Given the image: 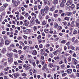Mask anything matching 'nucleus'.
I'll return each instance as SVG.
<instances>
[{
	"label": "nucleus",
	"mask_w": 79,
	"mask_h": 79,
	"mask_svg": "<svg viewBox=\"0 0 79 79\" xmlns=\"http://www.w3.org/2000/svg\"><path fill=\"white\" fill-rule=\"evenodd\" d=\"M72 3H73V0H69L66 4L67 6H69V5H71L72 4Z\"/></svg>",
	"instance_id": "1"
},
{
	"label": "nucleus",
	"mask_w": 79,
	"mask_h": 79,
	"mask_svg": "<svg viewBox=\"0 0 79 79\" xmlns=\"http://www.w3.org/2000/svg\"><path fill=\"white\" fill-rule=\"evenodd\" d=\"M72 62H73V63L75 65H76L77 63H78V62H77V60L76 59H74V58H73L72 59Z\"/></svg>",
	"instance_id": "2"
},
{
	"label": "nucleus",
	"mask_w": 79,
	"mask_h": 79,
	"mask_svg": "<svg viewBox=\"0 0 79 79\" xmlns=\"http://www.w3.org/2000/svg\"><path fill=\"white\" fill-rule=\"evenodd\" d=\"M61 49H59L56 50V51L53 52V53L55 55H56L58 54V52H61Z\"/></svg>",
	"instance_id": "3"
},
{
	"label": "nucleus",
	"mask_w": 79,
	"mask_h": 79,
	"mask_svg": "<svg viewBox=\"0 0 79 79\" xmlns=\"http://www.w3.org/2000/svg\"><path fill=\"white\" fill-rule=\"evenodd\" d=\"M31 30L30 29L26 30L24 31V34H29V33H30V32H31Z\"/></svg>",
	"instance_id": "4"
},
{
	"label": "nucleus",
	"mask_w": 79,
	"mask_h": 79,
	"mask_svg": "<svg viewBox=\"0 0 79 79\" xmlns=\"http://www.w3.org/2000/svg\"><path fill=\"white\" fill-rule=\"evenodd\" d=\"M6 48H4L2 50L1 52L2 53V54H5V53H6Z\"/></svg>",
	"instance_id": "5"
},
{
	"label": "nucleus",
	"mask_w": 79,
	"mask_h": 79,
	"mask_svg": "<svg viewBox=\"0 0 79 79\" xmlns=\"http://www.w3.org/2000/svg\"><path fill=\"white\" fill-rule=\"evenodd\" d=\"M67 72L68 74H71L72 72H73V70L72 69H67Z\"/></svg>",
	"instance_id": "6"
},
{
	"label": "nucleus",
	"mask_w": 79,
	"mask_h": 79,
	"mask_svg": "<svg viewBox=\"0 0 79 79\" xmlns=\"http://www.w3.org/2000/svg\"><path fill=\"white\" fill-rule=\"evenodd\" d=\"M13 61V59L12 58H9L8 59V61L10 63H12Z\"/></svg>",
	"instance_id": "7"
},
{
	"label": "nucleus",
	"mask_w": 79,
	"mask_h": 79,
	"mask_svg": "<svg viewBox=\"0 0 79 79\" xmlns=\"http://www.w3.org/2000/svg\"><path fill=\"white\" fill-rule=\"evenodd\" d=\"M31 24H35V22H34V19H32L30 20Z\"/></svg>",
	"instance_id": "8"
},
{
	"label": "nucleus",
	"mask_w": 79,
	"mask_h": 79,
	"mask_svg": "<svg viewBox=\"0 0 79 79\" xmlns=\"http://www.w3.org/2000/svg\"><path fill=\"white\" fill-rule=\"evenodd\" d=\"M12 75H13L15 78H17V76H19V74L18 73H15L14 74H12Z\"/></svg>",
	"instance_id": "9"
},
{
	"label": "nucleus",
	"mask_w": 79,
	"mask_h": 79,
	"mask_svg": "<svg viewBox=\"0 0 79 79\" xmlns=\"http://www.w3.org/2000/svg\"><path fill=\"white\" fill-rule=\"evenodd\" d=\"M10 44V41L8 40H6L5 41L6 45H8Z\"/></svg>",
	"instance_id": "10"
},
{
	"label": "nucleus",
	"mask_w": 79,
	"mask_h": 79,
	"mask_svg": "<svg viewBox=\"0 0 79 79\" xmlns=\"http://www.w3.org/2000/svg\"><path fill=\"white\" fill-rule=\"evenodd\" d=\"M72 15V13L70 12H67L65 13V15H67V16H70Z\"/></svg>",
	"instance_id": "11"
},
{
	"label": "nucleus",
	"mask_w": 79,
	"mask_h": 79,
	"mask_svg": "<svg viewBox=\"0 0 79 79\" xmlns=\"http://www.w3.org/2000/svg\"><path fill=\"white\" fill-rule=\"evenodd\" d=\"M41 13L42 16H44L45 15V13L44 12V10L42 9L41 10Z\"/></svg>",
	"instance_id": "12"
},
{
	"label": "nucleus",
	"mask_w": 79,
	"mask_h": 79,
	"mask_svg": "<svg viewBox=\"0 0 79 79\" xmlns=\"http://www.w3.org/2000/svg\"><path fill=\"white\" fill-rule=\"evenodd\" d=\"M12 3L14 4L15 5V6H17V2H16V1L15 0H12Z\"/></svg>",
	"instance_id": "13"
},
{
	"label": "nucleus",
	"mask_w": 79,
	"mask_h": 79,
	"mask_svg": "<svg viewBox=\"0 0 79 79\" xmlns=\"http://www.w3.org/2000/svg\"><path fill=\"white\" fill-rule=\"evenodd\" d=\"M32 54L33 55H37V51L36 50L33 51Z\"/></svg>",
	"instance_id": "14"
},
{
	"label": "nucleus",
	"mask_w": 79,
	"mask_h": 79,
	"mask_svg": "<svg viewBox=\"0 0 79 79\" xmlns=\"http://www.w3.org/2000/svg\"><path fill=\"white\" fill-rule=\"evenodd\" d=\"M46 68H47V64H45L44 65L42 69V70H44V69H46Z\"/></svg>",
	"instance_id": "15"
},
{
	"label": "nucleus",
	"mask_w": 79,
	"mask_h": 79,
	"mask_svg": "<svg viewBox=\"0 0 79 79\" xmlns=\"http://www.w3.org/2000/svg\"><path fill=\"white\" fill-rule=\"evenodd\" d=\"M4 9H5V8H4V7H3V6L1 7L0 8V11H3Z\"/></svg>",
	"instance_id": "16"
},
{
	"label": "nucleus",
	"mask_w": 79,
	"mask_h": 79,
	"mask_svg": "<svg viewBox=\"0 0 79 79\" xmlns=\"http://www.w3.org/2000/svg\"><path fill=\"white\" fill-rule=\"evenodd\" d=\"M70 48L71 49H72V50H74V49H75V47H74L72 45H70Z\"/></svg>",
	"instance_id": "17"
},
{
	"label": "nucleus",
	"mask_w": 79,
	"mask_h": 79,
	"mask_svg": "<svg viewBox=\"0 0 79 79\" xmlns=\"http://www.w3.org/2000/svg\"><path fill=\"white\" fill-rule=\"evenodd\" d=\"M48 66L50 68H52V67H53V64L52 63H49L48 64Z\"/></svg>",
	"instance_id": "18"
},
{
	"label": "nucleus",
	"mask_w": 79,
	"mask_h": 79,
	"mask_svg": "<svg viewBox=\"0 0 79 79\" xmlns=\"http://www.w3.org/2000/svg\"><path fill=\"white\" fill-rule=\"evenodd\" d=\"M58 2V0H55L53 2V3L54 4H57V3Z\"/></svg>",
	"instance_id": "19"
},
{
	"label": "nucleus",
	"mask_w": 79,
	"mask_h": 79,
	"mask_svg": "<svg viewBox=\"0 0 79 79\" xmlns=\"http://www.w3.org/2000/svg\"><path fill=\"white\" fill-rule=\"evenodd\" d=\"M6 60V59H3L2 60V61L1 62V63L2 64H3V62H5V61Z\"/></svg>",
	"instance_id": "20"
},
{
	"label": "nucleus",
	"mask_w": 79,
	"mask_h": 79,
	"mask_svg": "<svg viewBox=\"0 0 79 79\" xmlns=\"http://www.w3.org/2000/svg\"><path fill=\"white\" fill-rule=\"evenodd\" d=\"M60 66L62 68H64L65 66H66V65L64 64H63L60 65Z\"/></svg>",
	"instance_id": "21"
},
{
	"label": "nucleus",
	"mask_w": 79,
	"mask_h": 79,
	"mask_svg": "<svg viewBox=\"0 0 79 79\" xmlns=\"http://www.w3.org/2000/svg\"><path fill=\"white\" fill-rule=\"evenodd\" d=\"M66 42V40H62L61 41V44H65Z\"/></svg>",
	"instance_id": "22"
},
{
	"label": "nucleus",
	"mask_w": 79,
	"mask_h": 79,
	"mask_svg": "<svg viewBox=\"0 0 79 79\" xmlns=\"http://www.w3.org/2000/svg\"><path fill=\"white\" fill-rule=\"evenodd\" d=\"M64 20H67V21H69V17H65L64 18Z\"/></svg>",
	"instance_id": "23"
},
{
	"label": "nucleus",
	"mask_w": 79,
	"mask_h": 79,
	"mask_svg": "<svg viewBox=\"0 0 79 79\" xmlns=\"http://www.w3.org/2000/svg\"><path fill=\"white\" fill-rule=\"evenodd\" d=\"M8 5L7 3H5L3 4V6L4 7V8H6V7L8 6Z\"/></svg>",
	"instance_id": "24"
},
{
	"label": "nucleus",
	"mask_w": 79,
	"mask_h": 79,
	"mask_svg": "<svg viewBox=\"0 0 79 79\" xmlns=\"http://www.w3.org/2000/svg\"><path fill=\"white\" fill-rule=\"evenodd\" d=\"M75 26H76V27H78V28H79V23H77V22H76V23L75 24Z\"/></svg>",
	"instance_id": "25"
},
{
	"label": "nucleus",
	"mask_w": 79,
	"mask_h": 79,
	"mask_svg": "<svg viewBox=\"0 0 79 79\" xmlns=\"http://www.w3.org/2000/svg\"><path fill=\"white\" fill-rule=\"evenodd\" d=\"M55 8H54L53 7H52L50 9V11H55Z\"/></svg>",
	"instance_id": "26"
},
{
	"label": "nucleus",
	"mask_w": 79,
	"mask_h": 79,
	"mask_svg": "<svg viewBox=\"0 0 79 79\" xmlns=\"http://www.w3.org/2000/svg\"><path fill=\"white\" fill-rule=\"evenodd\" d=\"M20 44L21 45H23V47L25 46V45L24 44V43H23V42H22V41H20L19 42Z\"/></svg>",
	"instance_id": "27"
},
{
	"label": "nucleus",
	"mask_w": 79,
	"mask_h": 79,
	"mask_svg": "<svg viewBox=\"0 0 79 79\" xmlns=\"http://www.w3.org/2000/svg\"><path fill=\"white\" fill-rule=\"evenodd\" d=\"M44 2V4L47 5V0H43Z\"/></svg>",
	"instance_id": "28"
},
{
	"label": "nucleus",
	"mask_w": 79,
	"mask_h": 79,
	"mask_svg": "<svg viewBox=\"0 0 79 79\" xmlns=\"http://www.w3.org/2000/svg\"><path fill=\"white\" fill-rule=\"evenodd\" d=\"M20 59L21 60H23L24 59V56L21 55V57L20 58Z\"/></svg>",
	"instance_id": "29"
},
{
	"label": "nucleus",
	"mask_w": 79,
	"mask_h": 79,
	"mask_svg": "<svg viewBox=\"0 0 79 79\" xmlns=\"http://www.w3.org/2000/svg\"><path fill=\"white\" fill-rule=\"evenodd\" d=\"M64 4L62 2L60 3V6L63 7V6H64Z\"/></svg>",
	"instance_id": "30"
},
{
	"label": "nucleus",
	"mask_w": 79,
	"mask_h": 79,
	"mask_svg": "<svg viewBox=\"0 0 79 79\" xmlns=\"http://www.w3.org/2000/svg\"><path fill=\"white\" fill-rule=\"evenodd\" d=\"M44 10H49V7L48 6H46L44 8Z\"/></svg>",
	"instance_id": "31"
},
{
	"label": "nucleus",
	"mask_w": 79,
	"mask_h": 79,
	"mask_svg": "<svg viewBox=\"0 0 79 79\" xmlns=\"http://www.w3.org/2000/svg\"><path fill=\"white\" fill-rule=\"evenodd\" d=\"M74 44H77L78 43V40H76L74 42Z\"/></svg>",
	"instance_id": "32"
},
{
	"label": "nucleus",
	"mask_w": 79,
	"mask_h": 79,
	"mask_svg": "<svg viewBox=\"0 0 79 79\" xmlns=\"http://www.w3.org/2000/svg\"><path fill=\"white\" fill-rule=\"evenodd\" d=\"M44 32H46V33H48V30L47 29H45L44 30Z\"/></svg>",
	"instance_id": "33"
},
{
	"label": "nucleus",
	"mask_w": 79,
	"mask_h": 79,
	"mask_svg": "<svg viewBox=\"0 0 79 79\" xmlns=\"http://www.w3.org/2000/svg\"><path fill=\"white\" fill-rule=\"evenodd\" d=\"M6 56H8V57H10V52L7 53L6 54Z\"/></svg>",
	"instance_id": "34"
},
{
	"label": "nucleus",
	"mask_w": 79,
	"mask_h": 79,
	"mask_svg": "<svg viewBox=\"0 0 79 79\" xmlns=\"http://www.w3.org/2000/svg\"><path fill=\"white\" fill-rule=\"evenodd\" d=\"M57 28L59 30H61V29H62V27L61 26H59Z\"/></svg>",
	"instance_id": "35"
},
{
	"label": "nucleus",
	"mask_w": 79,
	"mask_h": 79,
	"mask_svg": "<svg viewBox=\"0 0 79 79\" xmlns=\"http://www.w3.org/2000/svg\"><path fill=\"white\" fill-rule=\"evenodd\" d=\"M29 22H27L26 23L24 24L23 25H24V26H27L28 25H29Z\"/></svg>",
	"instance_id": "36"
},
{
	"label": "nucleus",
	"mask_w": 79,
	"mask_h": 79,
	"mask_svg": "<svg viewBox=\"0 0 79 79\" xmlns=\"http://www.w3.org/2000/svg\"><path fill=\"white\" fill-rule=\"evenodd\" d=\"M76 39V38L75 37H73L72 39V42H74V40Z\"/></svg>",
	"instance_id": "37"
},
{
	"label": "nucleus",
	"mask_w": 79,
	"mask_h": 79,
	"mask_svg": "<svg viewBox=\"0 0 79 79\" xmlns=\"http://www.w3.org/2000/svg\"><path fill=\"white\" fill-rule=\"evenodd\" d=\"M35 22L36 23H37L38 24H40V22L37 19H36V20H35Z\"/></svg>",
	"instance_id": "38"
},
{
	"label": "nucleus",
	"mask_w": 79,
	"mask_h": 79,
	"mask_svg": "<svg viewBox=\"0 0 79 79\" xmlns=\"http://www.w3.org/2000/svg\"><path fill=\"white\" fill-rule=\"evenodd\" d=\"M58 23H56L54 25V27L55 28H57V27H58Z\"/></svg>",
	"instance_id": "39"
},
{
	"label": "nucleus",
	"mask_w": 79,
	"mask_h": 79,
	"mask_svg": "<svg viewBox=\"0 0 79 79\" xmlns=\"http://www.w3.org/2000/svg\"><path fill=\"white\" fill-rule=\"evenodd\" d=\"M62 23L65 26H66V25H67V23L66 22H62Z\"/></svg>",
	"instance_id": "40"
},
{
	"label": "nucleus",
	"mask_w": 79,
	"mask_h": 79,
	"mask_svg": "<svg viewBox=\"0 0 79 79\" xmlns=\"http://www.w3.org/2000/svg\"><path fill=\"white\" fill-rule=\"evenodd\" d=\"M28 15H29V14H28V13H26L25 14V15H24V16L27 18V17L28 16Z\"/></svg>",
	"instance_id": "41"
},
{
	"label": "nucleus",
	"mask_w": 79,
	"mask_h": 79,
	"mask_svg": "<svg viewBox=\"0 0 79 79\" xmlns=\"http://www.w3.org/2000/svg\"><path fill=\"white\" fill-rule=\"evenodd\" d=\"M41 39V35H39L37 37V39L39 40V39Z\"/></svg>",
	"instance_id": "42"
},
{
	"label": "nucleus",
	"mask_w": 79,
	"mask_h": 79,
	"mask_svg": "<svg viewBox=\"0 0 79 79\" xmlns=\"http://www.w3.org/2000/svg\"><path fill=\"white\" fill-rule=\"evenodd\" d=\"M33 29H34V31H36L37 29V27H36L34 26L33 27Z\"/></svg>",
	"instance_id": "43"
},
{
	"label": "nucleus",
	"mask_w": 79,
	"mask_h": 79,
	"mask_svg": "<svg viewBox=\"0 0 79 79\" xmlns=\"http://www.w3.org/2000/svg\"><path fill=\"white\" fill-rule=\"evenodd\" d=\"M66 45H68V46L69 45H70V43L69 42H68L66 43Z\"/></svg>",
	"instance_id": "44"
},
{
	"label": "nucleus",
	"mask_w": 79,
	"mask_h": 79,
	"mask_svg": "<svg viewBox=\"0 0 79 79\" xmlns=\"http://www.w3.org/2000/svg\"><path fill=\"white\" fill-rule=\"evenodd\" d=\"M13 56V53L12 52L10 53V57H12Z\"/></svg>",
	"instance_id": "45"
},
{
	"label": "nucleus",
	"mask_w": 79,
	"mask_h": 79,
	"mask_svg": "<svg viewBox=\"0 0 79 79\" xmlns=\"http://www.w3.org/2000/svg\"><path fill=\"white\" fill-rule=\"evenodd\" d=\"M9 69V67H7L5 68V69H4V71H8Z\"/></svg>",
	"instance_id": "46"
},
{
	"label": "nucleus",
	"mask_w": 79,
	"mask_h": 79,
	"mask_svg": "<svg viewBox=\"0 0 79 79\" xmlns=\"http://www.w3.org/2000/svg\"><path fill=\"white\" fill-rule=\"evenodd\" d=\"M74 7H75V5H74L72 4V5H71V7L72 9H73V8H74Z\"/></svg>",
	"instance_id": "47"
},
{
	"label": "nucleus",
	"mask_w": 79,
	"mask_h": 79,
	"mask_svg": "<svg viewBox=\"0 0 79 79\" xmlns=\"http://www.w3.org/2000/svg\"><path fill=\"white\" fill-rule=\"evenodd\" d=\"M68 60L70 62V61H71V57H69L68 59Z\"/></svg>",
	"instance_id": "48"
},
{
	"label": "nucleus",
	"mask_w": 79,
	"mask_h": 79,
	"mask_svg": "<svg viewBox=\"0 0 79 79\" xmlns=\"http://www.w3.org/2000/svg\"><path fill=\"white\" fill-rule=\"evenodd\" d=\"M42 24H43V25H45L46 24L45 21H44L42 23Z\"/></svg>",
	"instance_id": "49"
},
{
	"label": "nucleus",
	"mask_w": 79,
	"mask_h": 79,
	"mask_svg": "<svg viewBox=\"0 0 79 79\" xmlns=\"http://www.w3.org/2000/svg\"><path fill=\"white\" fill-rule=\"evenodd\" d=\"M38 42H39V43H41V42H42L43 40H42L41 39H40L38 40Z\"/></svg>",
	"instance_id": "50"
},
{
	"label": "nucleus",
	"mask_w": 79,
	"mask_h": 79,
	"mask_svg": "<svg viewBox=\"0 0 79 79\" xmlns=\"http://www.w3.org/2000/svg\"><path fill=\"white\" fill-rule=\"evenodd\" d=\"M10 47H15V45L13 44H11L10 45Z\"/></svg>",
	"instance_id": "51"
},
{
	"label": "nucleus",
	"mask_w": 79,
	"mask_h": 79,
	"mask_svg": "<svg viewBox=\"0 0 79 79\" xmlns=\"http://www.w3.org/2000/svg\"><path fill=\"white\" fill-rule=\"evenodd\" d=\"M3 44H4V41H2L1 43V45H3Z\"/></svg>",
	"instance_id": "52"
},
{
	"label": "nucleus",
	"mask_w": 79,
	"mask_h": 79,
	"mask_svg": "<svg viewBox=\"0 0 79 79\" xmlns=\"http://www.w3.org/2000/svg\"><path fill=\"white\" fill-rule=\"evenodd\" d=\"M67 75V73H63L62 74V76H66Z\"/></svg>",
	"instance_id": "53"
},
{
	"label": "nucleus",
	"mask_w": 79,
	"mask_h": 79,
	"mask_svg": "<svg viewBox=\"0 0 79 79\" xmlns=\"http://www.w3.org/2000/svg\"><path fill=\"white\" fill-rule=\"evenodd\" d=\"M62 3H66V0H62Z\"/></svg>",
	"instance_id": "54"
},
{
	"label": "nucleus",
	"mask_w": 79,
	"mask_h": 79,
	"mask_svg": "<svg viewBox=\"0 0 79 79\" xmlns=\"http://www.w3.org/2000/svg\"><path fill=\"white\" fill-rule=\"evenodd\" d=\"M27 47H28V46H25L23 48V50H25L26 49H27Z\"/></svg>",
	"instance_id": "55"
},
{
	"label": "nucleus",
	"mask_w": 79,
	"mask_h": 79,
	"mask_svg": "<svg viewBox=\"0 0 79 79\" xmlns=\"http://www.w3.org/2000/svg\"><path fill=\"white\" fill-rule=\"evenodd\" d=\"M59 64H63V60H61L59 62Z\"/></svg>",
	"instance_id": "56"
},
{
	"label": "nucleus",
	"mask_w": 79,
	"mask_h": 79,
	"mask_svg": "<svg viewBox=\"0 0 79 79\" xmlns=\"http://www.w3.org/2000/svg\"><path fill=\"white\" fill-rule=\"evenodd\" d=\"M54 17H55V18H57V17H58V14H54Z\"/></svg>",
	"instance_id": "57"
},
{
	"label": "nucleus",
	"mask_w": 79,
	"mask_h": 79,
	"mask_svg": "<svg viewBox=\"0 0 79 79\" xmlns=\"http://www.w3.org/2000/svg\"><path fill=\"white\" fill-rule=\"evenodd\" d=\"M77 31L75 30L74 31L73 34H77Z\"/></svg>",
	"instance_id": "58"
},
{
	"label": "nucleus",
	"mask_w": 79,
	"mask_h": 79,
	"mask_svg": "<svg viewBox=\"0 0 79 79\" xmlns=\"http://www.w3.org/2000/svg\"><path fill=\"white\" fill-rule=\"evenodd\" d=\"M3 75H4V74H3V73H0V76L2 77L3 76Z\"/></svg>",
	"instance_id": "59"
},
{
	"label": "nucleus",
	"mask_w": 79,
	"mask_h": 79,
	"mask_svg": "<svg viewBox=\"0 0 79 79\" xmlns=\"http://www.w3.org/2000/svg\"><path fill=\"white\" fill-rule=\"evenodd\" d=\"M59 58V56H57V57H54V59L56 60H58Z\"/></svg>",
	"instance_id": "60"
},
{
	"label": "nucleus",
	"mask_w": 79,
	"mask_h": 79,
	"mask_svg": "<svg viewBox=\"0 0 79 79\" xmlns=\"http://www.w3.org/2000/svg\"><path fill=\"white\" fill-rule=\"evenodd\" d=\"M79 3H78L77 5V10H78V9H79Z\"/></svg>",
	"instance_id": "61"
},
{
	"label": "nucleus",
	"mask_w": 79,
	"mask_h": 79,
	"mask_svg": "<svg viewBox=\"0 0 79 79\" xmlns=\"http://www.w3.org/2000/svg\"><path fill=\"white\" fill-rule=\"evenodd\" d=\"M49 56L51 57V58H53V54L50 53L49 54Z\"/></svg>",
	"instance_id": "62"
},
{
	"label": "nucleus",
	"mask_w": 79,
	"mask_h": 79,
	"mask_svg": "<svg viewBox=\"0 0 79 79\" xmlns=\"http://www.w3.org/2000/svg\"><path fill=\"white\" fill-rule=\"evenodd\" d=\"M76 68L77 69H79V64H77V66H76Z\"/></svg>",
	"instance_id": "63"
},
{
	"label": "nucleus",
	"mask_w": 79,
	"mask_h": 79,
	"mask_svg": "<svg viewBox=\"0 0 79 79\" xmlns=\"http://www.w3.org/2000/svg\"><path fill=\"white\" fill-rule=\"evenodd\" d=\"M46 46L47 48H48V47H50V44H46Z\"/></svg>",
	"instance_id": "64"
}]
</instances>
